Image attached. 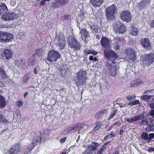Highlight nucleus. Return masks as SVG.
<instances>
[{
  "label": "nucleus",
  "mask_w": 154,
  "mask_h": 154,
  "mask_svg": "<svg viewBox=\"0 0 154 154\" xmlns=\"http://www.w3.org/2000/svg\"><path fill=\"white\" fill-rule=\"evenodd\" d=\"M147 119V117L144 115V113H143L138 115L135 116L131 118H127L126 120L129 123H132L134 122L139 121L138 122L139 124H141L145 126H148V127L146 128V131H147V129H148L150 130L153 126L152 123L153 120L151 119L150 121H149Z\"/></svg>",
  "instance_id": "f257e3e1"
},
{
  "label": "nucleus",
  "mask_w": 154,
  "mask_h": 154,
  "mask_svg": "<svg viewBox=\"0 0 154 154\" xmlns=\"http://www.w3.org/2000/svg\"><path fill=\"white\" fill-rule=\"evenodd\" d=\"M117 11V7L114 5L107 7L106 9V16L107 19L110 20L114 19Z\"/></svg>",
  "instance_id": "f03ea898"
},
{
  "label": "nucleus",
  "mask_w": 154,
  "mask_h": 154,
  "mask_svg": "<svg viewBox=\"0 0 154 154\" xmlns=\"http://www.w3.org/2000/svg\"><path fill=\"white\" fill-rule=\"evenodd\" d=\"M60 56L59 52L52 50L49 52L45 61L48 64H50L51 63L56 61L60 58Z\"/></svg>",
  "instance_id": "7ed1b4c3"
},
{
  "label": "nucleus",
  "mask_w": 154,
  "mask_h": 154,
  "mask_svg": "<svg viewBox=\"0 0 154 154\" xmlns=\"http://www.w3.org/2000/svg\"><path fill=\"white\" fill-rule=\"evenodd\" d=\"M104 57L107 60H112V63L113 64L116 63L114 61L117 59V57L116 54L112 50L111 48L105 49L104 50Z\"/></svg>",
  "instance_id": "20e7f679"
},
{
  "label": "nucleus",
  "mask_w": 154,
  "mask_h": 154,
  "mask_svg": "<svg viewBox=\"0 0 154 154\" xmlns=\"http://www.w3.org/2000/svg\"><path fill=\"white\" fill-rule=\"evenodd\" d=\"M67 42L68 45L70 47L76 50L80 49L81 46L79 42L72 35L69 36L67 39Z\"/></svg>",
  "instance_id": "39448f33"
},
{
  "label": "nucleus",
  "mask_w": 154,
  "mask_h": 154,
  "mask_svg": "<svg viewBox=\"0 0 154 154\" xmlns=\"http://www.w3.org/2000/svg\"><path fill=\"white\" fill-rule=\"evenodd\" d=\"M13 36L10 33L0 31V42H8L13 39Z\"/></svg>",
  "instance_id": "423d86ee"
},
{
  "label": "nucleus",
  "mask_w": 154,
  "mask_h": 154,
  "mask_svg": "<svg viewBox=\"0 0 154 154\" xmlns=\"http://www.w3.org/2000/svg\"><path fill=\"white\" fill-rule=\"evenodd\" d=\"M54 42L59 46L60 49H62L64 48L66 42L65 38L62 33L56 35L54 39Z\"/></svg>",
  "instance_id": "0eeeda50"
},
{
  "label": "nucleus",
  "mask_w": 154,
  "mask_h": 154,
  "mask_svg": "<svg viewBox=\"0 0 154 154\" xmlns=\"http://www.w3.org/2000/svg\"><path fill=\"white\" fill-rule=\"evenodd\" d=\"M86 74L85 71H80L79 72V73L75 80L78 86L85 83L86 81Z\"/></svg>",
  "instance_id": "6e6552de"
},
{
  "label": "nucleus",
  "mask_w": 154,
  "mask_h": 154,
  "mask_svg": "<svg viewBox=\"0 0 154 154\" xmlns=\"http://www.w3.org/2000/svg\"><path fill=\"white\" fill-rule=\"evenodd\" d=\"M120 17L123 21L126 22H129L132 19L131 14L128 11H122L120 14Z\"/></svg>",
  "instance_id": "1a4fd4ad"
},
{
  "label": "nucleus",
  "mask_w": 154,
  "mask_h": 154,
  "mask_svg": "<svg viewBox=\"0 0 154 154\" xmlns=\"http://www.w3.org/2000/svg\"><path fill=\"white\" fill-rule=\"evenodd\" d=\"M21 145L20 144H16L11 148L6 154H19L21 150Z\"/></svg>",
  "instance_id": "9d476101"
},
{
  "label": "nucleus",
  "mask_w": 154,
  "mask_h": 154,
  "mask_svg": "<svg viewBox=\"0 0 154 154\" xmlns=\"http://www.w3.org/2000/svg\"><path fill=\"white\" fill-rule=\"evenodd\" d=\"M21 145L20 144H16L11 148L6 154H19L21 150Z\"/></svg>",
  "instance_id": "9b49d317"
},
{
  "label": "nucleus",
  "mask_w": 154,
  "mask_h": 154,
  "mask_svg": "<svg viewBox=\"0 0 154 154\" xmlns=\"http://www.w3.org/2000/svg\"><path fill=\"white\" fill-rule=\"evenodd\" d=\"M18 17V14L15 13H4L2 16V19L5 21H8Z\"/></svg>",
  "instance_id": "f8f14e48"
},
{
  "label": "nucleus",
  "mask_w": 154,
  "mask_h": 154,
  "mask_svg": "<svg viewBox=\"0 0 154 154\" xmlns=\"http://www.w3.org/2000/svg\"><path fill=\"white\" fill-rule=\"evenodd\" d=\"M126 57L130 62H134L136 60V56L134 51L131 49H128Z\"/></svg>",
  "instance_id": "ddd939ff"
},
{
  "label": "nucleus",
  "mask_w": 154,
  "mask_h": 154,
  "mask_svg": "<svg viewBox=\"0 0 154 154\" xmlns=\"http://www.w3.org/2000/svg\"><path fill=\"white\" fill-rule=\"evenodd\" d=\"M154 61V53L150 54L145 56L143 63L148 66L152 63Z\"/></svg>",
  "instance_id": "4468645a"
},
{
  "label": "nucleus",
  "mask_w": 154,
  "mask_h": 154,
  "mask_svg": "<svg viewBox=\"0 0 154 154\" xmlns=\"http://www.w3.org/2000/svg\"><path fill=\"white\" fill-rule=\"evenodd\" d=\"M150 2L149 0H143L138 4V6L140 9L143 10L149 5Z\"/></svg>",
  "instance_id": "2eb2a0df"
},
{
  "label": "nucleus",
  "mask_w": 154,
  "mask_h": 154,
  "mask_svg": "<svg viewBox=\"0 0 154 154\" xmlns=\"http://www.w3.org/2000/svg\"><path fill=\"white\" fill-rule=\"evenodd\" d=\"M100 42L105 49L111 48L110 42L108 38L103 37L101 38Z\"/></svg>",
  "instance_id": "dca6fc26"
},
{
  "label": "nucleus",
  "mask_w": 154,
  "mask_h": 154,
  "mask_svg": "<svg viewBox=\"0 0 154 154\" xmlns=\"http://www.w3.org/2000/svg\"><path fill=\"white\" fill-rule=\"evenodd\" d=\"M140 41L141 44L145 48L148 50L150 48V43L148 38H143L141 39Z\"/></svg>",
  "instance_id": "f3484780"
},
{
  "label": "nucleus",
  "mask_w": 154,
  "mask_h": 154,
  "mask_svg": "<svg viewBox=\"0 0 154 154\" xmlns=\"http://www.w3.org/2000/svg\"><path fill=\"white\" fill-rule=\"evenodd\" d=\"M99 145V144L98 143L93 142L89 145L87 147L88 148V149L91 150V152H93V151L98 149Z\"/></svg>",
  "instance_id": "a211bd4d"
},
{
  "label": "nucleus",
  "mask_w": 154,
  "mask_h": 154,
  "mask_svg": "<svg viewBox=\"0 0 154 154\" xmlns=\"http://www.w3.org/2000/svg\"><path fill=\"white\" fill-rule=\"evenodd\" d=\"M90 3L94 7H99L101 5L103 0H90Z\"/></svg>",
  "instance_id": "6ab92c4d"
},
{
  "label": "nucleus",
  "mask_w": 154,
  "mask_h": 154,
  "mask_svg": "<svg viewBox=\"0 0 154 154\" xmlns=\"http://www.w3.org/2000/svg\"><path fill=\"white\" fill-rule=\"evenodd\" d=\"M110 143L111 141H109L105 143L101 148L99 149L97 154H103L105 152V150L106 149L107 145Z\"/></svg>",
  "instance_id": "aec40b11"
},
{
  "label": "nucleus",
  "mask_w": 154,
  "mask_h": 154,
  "mask_svg": "<svg viewBox=\"0 0 154 154\" xmlns=\"http://www.w3.org/2000/svg\"><path fill=\"white\" fill-rule=\"evenodd\" d=\"M2 56L5 57L7 60L10 59L12 56L11 51L9 50H5L4 53L2 54Z\"/></svg>",
  "instance_id": "412c9836"
},
{
  "label": "nucleus",
  "mask_w": 154,
  "mask_h": 154,
  "mask_svg": "<svg viewBox=\"0 0 154 154\" xmlns=\"http://www.w3.org/2000/svg\"><path fill=\"white\" fill-rule=\"evenodd\" d=\"M154 96L152 95H145L141 96V98L146 102H152L154 101Z\"/></svg>",
  "instance_id": "4be33fe9"
},
{
  "label": "nucleus",
  "mask_w": 154,
  "mask_h": 154,
  "mask_svg": "<svg viewBox=\"0 0 154 154\" xmlns=\"http://www.w3.org/2000/svg\"><path fill=\"white\" fill-rule=\"evenodd\" d=\"M109 67L110 74L112 76H115L117 72V67L115 66H112L111 64L109 65Z\"/></svg>",
  "instance_id": "5701e85b"
},
{
  "label": "nucleus",
  "mask_w": 154,
  "mask_h": 154,
  "mask_svg": "<svg viewBox=\"0 0 154 154\" xmlns=\"http://www.w3.org/2000/svg\"><path fill=\"white\" fill-rule=\"evenodd\" d=\"M107 110L106 109H104L98 112L95 115V118L96 119L101 118L104 114L106 113Z\"/></svg>",
  "instance_id": "b1692460"
},
{
  "label": "nucleus",
  "mask_w": 154,
  "mask_h": 154,
  "mask_svg": "<svg viewBox=\"0 0 154 154\" xmlns=\"http://www.w3.org/2000/svg\"><path fill=\"white\" fill-rule=\"evenodd\" d=\"M6 100L5 97L2 95H0V108L3 109L6 105Z\"/></svg>",
  "instance_id": "393cba45"
},
{
  "label": "nucleus",
  "mask_w": 154,
  "mask_h": 154,
  "mask_svg": "<svg viewBox=\"0 0 154 154\" xmlns=\"http://www.w3.org/2000/svg\"><path fill=\"white\" fill-rule=\"evenodd\" d=\"M126 29L125 26L124 25H121L118 29H116L115 32L117 33L118 32L119 33L122 34L126 32Z\"/></svg>",
  "instance_id": "a878e982"
},
{
  "label": "nucleus",
  "mask_w": 154,
  "mask_h": 154,
  "mask_svg": "<svg viewBox=\"0 0 154 154\" xmlns=\"http://www.w3.org/2000/svg\"><path fill=\"white\" fill-rule=\"evenodd\" d=\"M101 123L100 122H96V126L92 131V133L95 134L96 133H97L99 132L100 129L101 128Z\"/></svg>",
  "instance_id": "bb28decb"
},
{
  "label": "nucleus",
  "mask_w": 154,
  "mask_h": 154,
  "mask_svg": "<svg viewBox=\"0 0 154 154\" xmlns=\"http://www.w3.org/2000/svg\"><path fill=\"white\" fill-rule=\"evenodd\" d=\"M81 34V38L82 40H84L87 37L90 35L89 32L87 31L85 29L80 31V34Z\"/></svg>",
  "instance_id": "cd10ccee"
},
{
  "label": "nucleus",
  "mask_w": 154,
  "mask_h": 154,
  "mask_svg": "<svg viewBox=\"0 0 154 154\" xmlns=\"http://www.w3.org/2000/svg\"><path fill=\"white\" fill-rule=\"evenodd\" d=\"M41 138L39 136H37L32 140V144L31 145H32L33 146H34V147L37 145L39 142L40 141Z\"/></svg>",
  "instance_id": "c85d7f7f"
},
{
  "label": "nucleus",
  "mask_w": 154,
  "mask_h": 154,
  "mask_svg": "<svg viewBox=\"0 0 154 154\" xmlns=\"http://www.w3.org/2000/svg\"><path fill=\"white\" fill-rule=\"evenodd\" d=\"M0 75L3 79H6L7 78L4 68L2 66H0Z\"/></svg>",
  "instance_id": "c756f323"
},
{
  "label": "nucleus",
  "mask_w": 154,
  "mask_h": 154,
  "mask_svg": "<svg viewBox=\"0 0 154 154\" xmlns=\"http://www.w3.org/2000/svg\"><path fill=\"white\" fill-rule=\"evenodd\" d=\"M7 9V8L5 4L0 3V15L3 13L6 12Z\"/></svg>",
  "instance_id": "7c9ffc66"
},
{
  "label": "nucleus",
  "mask_w": 154,
  "mask_h": 154,
  "mask_svg": "<svg viewBox=\"0 0 154 154\" xmlns=\"http://www.w3.org/2000/svg\"><path fill=\"white\" fill-rule=\"evenodd\" d=\"M142 83L140 79H137L134 81L130 84V87H135L140 85Z\"/></svg>",
  "instance_id": "2f4dec72"
},
{
  "label": "nucleus",
  "mask_w": 154,
  "mask_h": 154,
  "mask_svg": "<svg viewBox=\"0 0 154 154\" xmlns=\"http://www.w3.org/2000/svg\"><path fill=\"white\" fill-rule=\"evenodd\" d=\"M62 5V4L60 1L57 0H55L52 2L51 6L54 7H59L61 5Z\"/></svg>",
  "instance_id": "473e14b6"
},
{
  "label": "nucleus",
  "mask_w": 154,
  "mask_h": 154,
  "mask_svg": "<svg viewBox=\"0 0 154 154\" xmlns=\"http://www.w3.org/2000/svg\"><path fill=\"white\" fill-rule=\"evenodd\" d=\"M76 130H80L78 124L75 125L72 127L68 128V130L69 131H75Z\"/></svg>",
  "instance_id": "72a5a7b5"
},
{
  "label": "nucleus",
  "mask_w": 154,
  "mask_h": 154,
  "mask_svg": "<svg viewBox=\"0 0 154 154\" xmlns=\"http://www.w3.org/2000/svg\"><path fill=\"white\" fill-rule=\"evenodd\" d=\"M77 26L80 29V31H82L86 29L85 25L82 23V22L78 23Z\"/></svg>",
  "instance_id": "f704fd0d"
},
{
  "label": "nucleus",
  "mask_w": 154,
  "mask_h": 154,
  "mask_svg": "<svg viewBox=\"0 0 154 154\" xmlns=\"http://www.w3.org/2000/svg\"><path fill=\"white\" fill-rule=\"evenodd\" d=\"M15 64L18 66H21L24 64V62L23 61L22 59H20L19 60H16L14 61Z\"/></svg>",
  "instance_id": "c9c22d12"
},
{
  "label": "nucleus",
  "mask_w": 154,
  "mask_h": 154,
  "mask_svg": "<svg viewBox=\"0 0 154 154\" xmlns=\"http://www.w3.org/2000/svg\"><path fill=\"white\" fill-rule=\"evenodd\" d=\"M49 131L48 130L44 131L42 132V136L44 139L47 138L49 136Z\"/></svg>",
  "instance_id": "e433bc0d"
},
{
  "label": "nucleus",
  "mask_w": 154,
  "mask_h": 154,
  "mask_svg": "<svg viewBox=\"0 0 154 154\" xmlns=\"http://www.w3.org/2000/svg\"><path fill=\"white\" fill-rule=\"evenodd\" d=\"M121 25H123L122 23L119 21H116L114 24V28L116 29H118Z\"/></svg>",
  "instance_id": "4c0bfd02"
},
{
  "label": "nucleus",
  "mask_w": 154,
  "mask_h": 154,
  "mask_svg": "<svg viewBox=\"0 0 154 154\" xmlns=\"http://www.w3.org/2000/svg\"><path fill=\"white\" fill-rule=\"evenodd\" d=\"M138 31L137 29L135 27H132L131 31V33L133 35H137Z\"/></svg>",
  "instance_id": "58836bf2"
},
{
  "label": "nucleus",
  "mask_w": 154,
  "mask_h": 154,
  "mask_svg": "<svg viewBox=\"0 0 154 154\" xmlns=\"http://www.w3.org/2000/svg\"><path fill=\"white\" fill-rule=\"evenodd\" d=\"M34 148V146H33L32 145H30L27 148V149L26 150L25 154H28L29 152L31 151L33 148Z\"/></svg>",
  "instance_id": "ea45409f"
},
{
  "label": "nucleus",
  "mask_w": 154,
  "mask_h": 154,
  "mask_svg": "<svg viewBox=\"0 0 154 154\" xmlns=\"http://www.w3.org/2000/svg\"><path fill=\"white\" fill-rule=\"evenodd\" d=\"M141 138L144 140H148L149 139V135L146 132H143L142 134Z\"/></svg>",
  "instance_id": "a19ab883"
},
{
  "label": "nucleus",
  "mask_w": 154,
  "mask_h": 154,
  "mask_svg": "<svg viewBox=\"0 0 154 154\" xmlns=\"http://www.w3.org/2000/svg\"><path fill=\"white\" fill-rule=\"evenodd\" d=\"M117 111L118 110L117 109L113 110L111 113L109 118L108 119L109 120L110 119L112 118L116 115Z\"/></svg>",
  "instance_id": "79ce46f5"
},
{
  "label": "nucleus",
  "mask_w": 154,
  "mask_h": 154,
  "mask_svg": "<svg viewBox=\"0 0 154 154\" xmlns=\"http://www.w3.org/2000/svg\"><path fill=\"white\" fill-rule=\"evenodd\" d=\"M8 122L4 116L1 114H0V122Z\"/></svg>",
  "instance_id": "37998d69"
},
{
  "label": "nucleus",
  "mask_w": 154,
  "mask_h": 154,
  "mask_svg": "<svg viewBox=\"0 0 154 154\" xmlns=\"http://www.w3.org/2000/svg\"><path fill=\"white\" fill-rule=\"evenodd\" d=\"M93 152H91L88 148L87 147L86 149L83 152L82 154H93Z\"/></svg>",
  "instance_id": "c03bdc74"
},
{
  "label": "nucleus",
  "mask_w": 154,
  "mask_h": 154,
  "mask_svg": "<svg viewBox=\"0 0 154 154\" xmlns=\"http://www.w3.org/2000/svg\"><path fill=\"white\" fill-rule=\"evenodd\" d=\"M136 97L135 95V94H134L133 95H127L126 97V99L128 100H131L133 98H135Z\"/></svg>",
  "instance_id": "a18cd8bd"
},
{
  "label": "nucleus",
  "mask_w": 154,
  "mask_h": 154,
  "mask_svg": "<svg viewBox=\"0 0 154 154\" xmlns=\"http://www.w3.org/2000/svg\"><path fill=\"white\" fill-rule=\"evenodd\" d=\"M91 29L92 31V32L94 33H97L98 32V29L97 27L96 26H93L91 28Z\"/></svg>",
  "instance_id": "49530a36"
},
{
  "label": "nucleus",
  "mask_w": 154,
  "mask_h": 154,
  "mask_svg": "<svg viewBox=\"0 0 154 154\" xmlns=\"http://www.w3.org/2000/svg\"><path fill=\"white\" fill-rule=\"evenodd\" d=\"M28 77L27 76H25L23 78V82L24 84H26L28 81Z\"/></svg>",
  "instance_id": "de8ad7c7"
},
{
  "label": "nucleus",
  "mask_w": 154,
  "mask_h": 154,
  "mask_svg": "<svg viewBox=\"0 0 154 154\" xmlns=\"http://www.w3.org/2000/svg\"><path fill=\"white\" fill-rule=\"evenodd\" d=\"M92 50H89L88 49L85 50L84 51V53L85 54H91Z\"/></svg>",
  "instance_id": "09e8293b"
},
{
  "label": "nucleus",
  "mask_w": 154,
  "mask_h": 154,
  "mask_svg": "<svg viewBox=\"0 0 154 154\" xmlns=\"http://www.w3.org/2000/svg\"><path fill=\"white\" fill-rule=\"evenodd\" d=\"M17 104L18 107H20L22 106L23 104V103L22 101L19 100L18 102H17Z\"/></svg>",
  "instance_id": "8fccbe9b"
},
{
  "label": "nucleus",
  "mask_w": 154,
  "mask_h": 154,
  "mask_svg": "<svg viewBox=\"0 0 154 154\" xmlns=\"http://www.w3.org/2000/svg\"><path fill=\"white\" fill-rule=\"evenodd\" d=\"M69 0H60V2L62 4V5H66L68 2Z\"/></svg>",
  "instance_id": "3c124183"
},
{
  "label": "nucleus",
  "mask_w": 154,
  "mask_h": 154,
  "mask_svg": "<svg viewBox=\"0 0 154 154\" xmlns=\"http://www.w3.org/2000/svg\"><path fill=\"white\" fill-rule=\"evenodd\" d=\"M115 134H113L112 133H111L110 134L106 136V138H110L115 137Z\"/></svg>",
  "instance_id": "603ef678"
},
{
  "label": "nucleus",
  "mask_w": 154,
  "mask_h": 154,
  "mask_svg": "<svg viewBox=\"0 0 154 154\" xmlns=\"http://www.w3.org/2000/svg\"><path fill=\"white\" fill-rule=\"evenodd\" d=\"M149 140H151L154 137V133H150L149 134Z\"/></svg>",
  "instance_id": "864d4df0"
},
{
  "label": "nucleus",
  "mask_w": 154,
  "mask_h": 154,
  "mask_svg": "<svg viewBox=\"0 0 154 154\" xmlns=\"http://www.w3.org/2000/svg\"><path fill=\"white\" fill-rule=\"evenodd\" d=\"M120 43H119V42H116L115 44V48L116 50H118L119 49V46Z\"/></svg>",
  "instance_id": "5fc2aeb1"
},
{
  "label": "nucleus",
  "mask_w": 154,
  "mask_h": 154,
  "mask_svg": "<svg viewBox=\"0 0 154 154\" xmlns=\"http://www.w3.org/2000/svg\"><path fill=\"white\" fill-rule=\"evenodd\" d=\"M78 124L79 126V128L80 130L82 128H83V127L85 125V124L84 123H82V124L81 123H79Z\"/></svg>",
  "instance_id": "6e6d98bb"
},
{
  "label": "nucleus",
  "mask_w": 154,
  "mask_h": 154,
  "mask_svg": "<svg viewBox=\"0 0 154 154\" xmlns=\"http://www.w3.org/2000/svg\"><path fill=\"white\" fill-rule=\"evenodd\" d=\"M149 115L152 117L154 118V110L152 109L149 112Z\"/></svg>",
  "instance_id": "4d7b16f0"
},
{
  "label": "nucleus",
  "mask_w": 154,
  "mask_h": 154,
  "mask_svg": "<svg viewBox=\"0 0 154 154\" xmlns=\"http://www.w3.org/2000/svg\"><path fill=\"white\" fill-rule=\"evenodd\" d=\"M133 105H136V104H138L140 103V102L139 100H136L134 101H133L132 102Z\"/></svg>",
  "instance_id": "13d9d810"
},
{
  "label": "nucleus",
  "mask_w": 154,
  "mask_h": 154,
  "mask_svg": "<svg viewBox=\"0 0 154 154\" xmlns=\"http://www.w3.org/2000/svg\"><path fill=\"white\" fill-rule=\"evenodd\" d=\"M121 125V123L119 121H118L116 122H115V123H114L112 125L113 126H114L115 125Z\"/></svg>",
  "instance_id": "bf43d9fd"
},
{
  "label": "nucleus",
  "mask_w": 154,
  "mask_h": 154,
  "mask_svg": "<svg viewBox=\"0 0 154 154\" xmlns=\"http://www.w3.org/2000/svg\"><path fill=\"white\" fill-rule=\"evenodd\" d=\"M66 139V137H64L63 138H61L60 140V143H63L65 142Z\"/></svg>",
  "instance_id": "052dcab7"
},
{
  "label": "nucleus",
  "mask_w": 154,
  "mask_h": 154,
  "mask_svg": "<svg viewBox=\"0 0 154 154\" xmlns=\"http://www.w3.org/2000/svg\"><path fill=\"white\" fill-rule=\"evenodd\" d=\"M35 64L34 61L33 60L32 62L29 63L28 64V66H33Z\"/></svg>",
  "instance_id": "680f3d73"
},
{
  "label": "nucleus",
  "mask_w": 154,
  "mask_h": 154,
  "mask_svg": "<svg viewBox=\"0 0 154 154\" xmlns=\"http://www.w3.org/2000/svg\"><path fill=\"white\" fill-rule=\"evenodd\" d=\"M148 151L149 152H154V147H150L148 149Z\"/></svg>",
  "instance_id": "e2e57ef3"
},
{
  "label": "nucleus",
  "mask_w": 154,
  "mask_h": 154,
  "mask_svg": "<svg viewBox=\"0 0 154 154\" xmlns=\"http://www.w3.org/2000/svg\"><path fill=\"white\" fill-rule=\"evenodd\" d=\"M149 107L152 109H154V103L149 105Z\"/></svg>",
  "instance_id": "0e129e2a"
},
{
  "label": "nucleus",
  "mask_w": 154,
  "mask_h": 154,
  "mask_svg": "<svg viewBox=\"0 0 154 154\" xmlns=\"http://www.w3.org/2000/svg\"><path fill=\"white\" fill-rule=\"evenodd\" d=\"M151 26L152 28H154V20L151 22Z\"/></svg>",
  "instance_id": "69168bd1"
},
{
  "label": "nucleus",
  "mask_w": 154,
  "mask_h": 154,
  "mask_svg": "<svg viewBox=\"0 0 154 154\" xmlns=\"http://www.w3.org/2000/svg\"><path fill=\"white\" fill-rule=\"evenodd\" d=\"M45 2H46V1H45V0H43L41 2V5H44L45 4Z\"/></svg>",
  "instance_id": "338daca9"
},
{
  "label": "nucleus",
  "mask_w": 154,
  "mask_h": 154,
  "mask_svg": "<svg viewBox=\"0 0 154 154\" xmlns=\"http://www.w3.org/2000/svg\"><path fill=\"white\" fill-rule=\"evenodd\" d=\"M97 54V52L92 50L91 54H93L94 55H96Z\"/></svg>",
  "instance_id": "774afa93"
}]
</instances>
